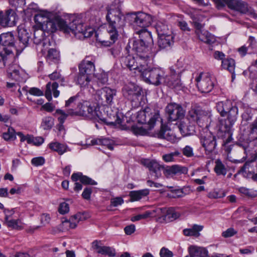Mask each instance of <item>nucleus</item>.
Segmentation results:
<instances>
[{"label": "nucleus", "mask_w": 257, "mask_h": 257, "mask_svg": "<svg viewBox=\"0 0 257 257\" xmlns=\"http://www.w3.org/2000/svg\"><path fill=\"white\" fill-rule=\"evenodd\" d=\"M107 22V32L109 35L110 41H100L97 39L104 46H110L118 39V33L125 26L123 15L121 12L120 5L112 4L107 10L106 16Z\"/></svg>", "instance_id": "nucleus-1"}, {"label": "nucleus", "mask_w": 257, "mask_h": 257, "mask_svg": "<svg viewBox=\"0 0 257 257\" xmlns=\"http://www.w3.org/2000/svg\"><path fill=\"white\" fill-rule=\"evenodd\" d=\"M136 118L139 123L149 125L150 129L153 128L157 122H161V129L157 134V137L169 141L174 140L175 137L171 134V131L167 130L162 125V119L160 117V112L158 110L146 107L144 109L138 112Z\"/></svg>", "instance_id": "nucleus-2"}, {"label": "nucleus", "mask_w": 257, "mask_h": 257, "mask_svg": "<svg viewBox=\"0 0 257 257\" xmlns=\"http://www.w3.org/2000/svg\"><path fill=\"white\" fill-rule=\"evenodd\" d=\"M136 55L134 56L131 55H127L121 58L120 62L121 65L128 68L130 70H135L140 73L144 68L146 67L147 61H150L151 57L142 51H134Z\"/></svg>", "instance_id": "nucleus-3"}, {"label": "nucleus", "mask_w": 257, "mask_h": 257, "mask_svg": "<svg viewBox=\"0 0 257 257\" xmlns=\"http://www.w3.org/2000/svg\"><path fill=\"white\" fill-rule=\"evenodd\" d=\"M78 109L77 111L79 112L76 116H82L97 121L107 122V118L99 110V108L89 101L81 102Z\"/></svg>", "instance_id": "nucleus-4"}, {"label": "nucleus", "mask_w": 257, "mask_h": 257, "mask_svg": "<svg viewBox=\"0 0 257 257\" xmlns=\"http://www.w3.org/2000/svg\"><path fill=\"white\" fill-rule=\"evenodd\" d=\"M148 63L147 61L146 67L141 72L145 81L155 86L163 84L165 75L164 70L160 67H148Z\"/></svg>", "instance_id": "nucleus-5"}, {"label": "nucleus", "mask_w": 257, "mask_h": 257, "mask_svg": "<svg viewBox=\"0 0 257 257\" xmlns=\"http://www.w3.org/2000/svg\"><path fill=\"white\" fill-rule=\"evenodd\" d=\"M137 34L139 35V40H134L132 44V50L133 51H142L148 55L152 57V53L151 52L148 46L149 43L152 42L151 33L145 28L138 30H135Z\"/></svg>", "instance_id": "nucleus-6"}, {"label": "nucleus", "mask_w": 257, "mask_h": 257, "mask_svg": "<svg viewBox=\"0 0 257 257\" xmlns=\"http://www.w3.org/2000/svg\"><path fill=\"white\" fill-rule=\"evenodd\" d=\"M57 22L65 33H71L75 35L78 33H82L84 37H91L94 33L93 30L87 31L90 29L86 30L85 27L81 23H79L78 20H74L69 25L63 19H58Z\"/></svg>", "instance_id": "nucleus-7"}, {"label": "nucleus", "mask_w": 257, "mask_h": 257, "mask_svg": "<svg viewBox=\"0 0 257 257\" xmlns=\"http://www.w3.org/2000/svg\"><path fill=\"white\" fill-rule=\"evenodd\" d=\"M191 123H195L201 127H207L211 121L210 115L199 107L192 106L188 111L187 118Z\"/></svg>", "instance_id": "nucleus-8"}, {"label": "nucleus", "mask_w": 257, "mask_h": 257, "mask_svg": "<svg viewBox=\"0 0 257 257\" xmlns=\"http://www.w3.org/2000/svg\"><path fill=\"white\" fill-rule=\"evenodd\" d=\"M123 96L130 100L135 106L141 105L142 99V90L140 87L134 83H130L125 84L122 88Z\"/></svg>", "instance_id": "nucleus-9"}, {"label": "nucleus", "mask_w": 257, "mask_h": 257, "mask_svg": "<svg viewBox=\"0 0 257 257\" xmlns=\"http://www.w3.org/2000/svg\"><path fill=\"white\" fill-rule=\"evenodd\" d=\"M238 116V108L235 105L225 114L226 118L219 120V131L229 137L231 135V128L237 120Z\"/></svg>", "instance_id": "nucleus-10"}, {"label": "nucleus", "mask_w": 257, "mask_h": 257, "mask_svg": "<svg viewBox=\"0 0 257 257\" xmlns=\"http://www.w3.org/2000/svg\"><path fill=\"white\" fill-rule=\"evenodd\" d=\"M130 21L135 30L146 28L151 25L153 19L150 15L143 12L132 13L130 15Z\"/></svg>", "instance_id": "nucleus-11"}, {"label": "nucleus", "mask_w": 257, "mask_h": 257, "mask_svg": "<svg viewBox=\"0 0 257 257\" xmlns=\"http://www.w3.org/2000/svg\"><path fill=\"white\" fill-rule=\"evenodd\" d=\"M195 81L198 90L201 93H209L214 86L212 78L208 73H200Z\"/></svg>", "instance_id": "nucleus-12"}, {"label": "nucleus", "mask_w": 257, "mask_h": 257, "mask_svg": "<svg viewBox=\"0 0 257 257\" xmlns=\"http://www.w3.org/2000/svg\"><path fill=\"white\" fill-rule=\"evenodd\" d=\"M166 112L170 121H176L183 118L185 111L182 106L176 103H170L166 107Z\"/></svg>", "instance_id": "nucleus-13"}, {"label": "nucleus", "mask_w": 257, "mask_h": 257, "mask_svg": "<svg viewBox=\"0 0 257 257\" xmlns=\"http://www.w3.org/2000/svg\"><path fill=\"white\" fill-rule=\"evenodd\" d=\"M170 70L169 74H165L163 84L172 89H180L182 87L180 72H176L172 68H171Z\"/></svg>", "instance_id": "nucleus-14"}, {"label": "nucleus", "mask_w": 257, "mask_h": 257, "mask_svg": "<svg viewBox=\"0 0 257 257\" xmlns=\"http://www.w3.org/2000/svg\"><path fill=\"white\" fill-rule=\"evenodd\" d=\"M97 94L100 103L111 105L113 104V99L116 94V90L109 87H104L97 90Z\"/></svg>", "instance_id": "nucleus-15"}, {"label": "nucleus", "mask_w": 257, "mask_h": 257, "mask_svg": "<svg viewBox=\"0 0 257 257\" xmlns=\"http://www.w3.org/2000/svg\"><path fill=\"white\" fill-rule=\"evenodd\" d=\"M200 143L204 149L206 154L213 152L216 147L217 142L216 137L211 132L207 133L200 138Z\"/></svg>", "instance_id": "nucleus-16"}, {"label": "nucleus", "mask_w": 257, "mask_h": 257, "mask_svg": "<svg viewBox=\"0 0 257 257\" xmlns=\"http://www.w3.org/2000/svg\"><path fill=\"white\" fill-rule=\"evenodd\" d=\"M141 163L144 166L148 168L150 175L153 179H157L161 177V172H163L164 166L159 164L156 161L149 159L142 160Z\"/></svg>", "instance_id": "nucleus-17"}, {"label": "nucleus", "mask_w": 257, "mask_h": 257, "mask_svg": "<svg viewBox=\"0 0 257 257\" xmlns=\"http://www.w3.org/2000/svg\"><path fill=\"white\" fill-rule=\"evenodd\" d=\"M14 45V37L11 32L2 34L0 35V52L5 54H11L12 48Z\"/></svg>", "instance_id": "nucleus-18"}, {"label": "nucleus", "mask_w": 257, "mask_h": 257, "mask_svg": "<svg viewBox=\"0 0 257 257\" xmlns=\"http://www.w3.org/2000/svg\"><path fill=\"white\" fill-rule=\"evenodd\" d=\"M95 70L94 60L89 56L86 57L79 65L80 74L91 76L94 74Z\"/></svg>", "instance_id": "nucleus-19"}, {"label": "nucleus", "mask_w": 257, "mask_h": 257, "mask_svg": "<svg viewBox=\"0 0 257 257\" xmlns=\"http://www.w3.org/2000/svg\"><path fill=\"white\" fill-rule=\"evenodd\" d=\"M80 102L81 101L79 100L78 95L70 97L65 101V106L66 108L67 112L68 113V114H70V116H76L77 113L79 112L77 111Z\"/></svg>", "instance_id": "nucleus-20"}, {"label": "nucleus", "mask_w": 257, "mask_h": 257, "mask_svg": "<svg viewBox=\"0 0 257 257\" xmlns=\"http://www.w3.org/2000/svg\"><path fill=\"white\" fill-rule=\"evenodd\" d=\"M178 127L183 136L193 134L195 132V126L188 119L183 118L177 123Z\"/></svg>", "instance_id": "nucleus-21"}, {"label": "nucleus", "mask_w": 257, "mask_h": 257, "mask_svg": "<svg viewBox=\"0 0 257 257\" xmlns=\"http://www.w3.org/2000/svg\"><path fill=\"white\" fill-rule=\"evenodd\" d=\"M85 219L84 214L79 212L71 216L69 219H64V220H62L61 222L62 225L65 226L66 229H74L77 227L78 223L80 221Z\"/></svg>", "instance_id": "nucleus-22"}, {"label": "nucleus", "mask_w": 257, "mask_h": 257, "mask_svg": "<svg viewBox=\"0 0 257 257\" xmlns=\"http://www.w3.org/2000/svg\"><path fill=\"white\" fill-rule=\"evenodd\" d=\"M100 242L95 240L92 242V247L98 253L114 256L115 255V249L112 247L100 245Z\"/></svg>", "instance_id": "nucleus-23"}, {"label": "nucleus", "mask_w": 257, "mask_h": 257, "mask_svg": "<svg viewBox=\"0 0 257 257\" xmlns=\"http://www.w3.org/2000/svg\"><path fill=\"white\" fill-rule=\"evenodd\" d=\"M8 77L17 81L22 80L20 66L15 63H11L7 68Z\"/></svg>", "instance_id": "nucleus-24"}, {"label": "nucleus", "mask_w": 257, "mask_h": 257, "mask_svg": "<svg viewBox=\"0 0 257 257\" xmlns=\"http://www.w3.org/2000/svg\"><path fill=\"white\" fill-rule=\"evenodd\" d=\"M236 105L230 100L219 101L216 103V108L217 111L222 117H225L226 113Z\"/></svg>", "instance_id": "nucleus-25"}, {"label": "nucleus", "mask_w": 257, "mask_h": 257, "mask_svg": "<svg viewBox=\"0 0 257 257\" xmlns=\"http://www.w3.org/2000/svg\"><path fill=\"white\" fill-rule=\"evenodd\" d=\"M58 87V84L56 82H53L52 83L50 82L46 84L45 95L49 101H50L52 99V93L54 97L56 98L59 96L60 92L59 91L57 90Z\"/></svg>", "instance_id": "nucleus-26"}, {"label": "nucleus", "mask_w": 257, "mask_h": 257, "mask_svg": "<svg viewBox=\"0 0 257 257\" xmlns=\"http://www.w3.org/2000/svg\"><path fill=\"white\" fill-rule=\"evenodd\" d=\"M247 5L246 2L241 0H230L228 8L242 14H246L247 11Z\"/></svg>", "instance_id": "nucleus-27"}, {"label": "nucleus", "mask_w": 257, "mask_h": 257, "mask_svg": "<svg viewBox=\"0 0 257 257\" xmlns=\"http://www.w3.org/2000/svg\"><path fill=\"white\" fill-rule=\"evenodd\" d=\"M172 35L158 36V46L160 49H167L174 44Z\"/></svg>", "instance_id": "nucleus-28"}, {"label": "nucleus", "mask_w": 257, "mask_h": 257, "mask_svg": "<svg viewBox=\"0 0 257 257\" xmlns=\"http://www.w3.org/2000/svg\"><path fill=\"white\" fill-rule=\"evenodd\" d=\"M188 250L191 256L208 257V251L207 249L204 247L191 245L189 247Z\"/></svg>", "instance_id": "nucleus-29"}, {"label": "nucleus", "mask_w": 257, "mask_h": 257, "mask_svg": "<svg viewBox=\"0 0 257 257\" xmlns=\"http://www.w3.org/2000/svg\"><path fill=\"white\" fill-rule=\"evenodd\" d=\"M89 145H101L110 150H113L114 142L108 138L94 139L91 140Z\"/></svg>", "instance_id": "nucleus-30"}, {"label": "nucleus", "mask_w": 257, "mask_h": 257, "mask_svg": "<svg viewBox=\"0 0 257 257\" xmlns=\"http://www.w3.org/2000/svg\"><path fill=\"white\" fill-rule=\"evenodd\" d=\"M221 67L223 69L227 70L231 74L232 80L235 78L234 70L235 68V62L233 59L227 58L221 62Z\"/></svg>", "instance_id": "nucleus-31"}, {"label": "nucleus", "mask_w": 257, "mask_h": 257, "mask_svg": "<svg viewBox=\"0 0 257 257\" xmlns=\"http://www.w3.org/2000/svg\"><path fill=\"white\" fill-rule=\"evenodd\" d=\"M156 29L158 36L172 35V31L166 22H158L156 25Z\"/></svg>", "instance_id": "nucleus-32"}, {"label": "nucleus", "mask_w": 257, "mask_h": 257, "mask_svg": "<svg viewBox=\"0 0 257 257\" xmlns=\"http://www.w3.org/2000/svg\"><path fill=\"white\" fill-rule=\"evenodd\" d=\"M196 35L200 41L208 44H213L216 41L215 37L214 35L208 31L204 30Z\"/></svg>", "instance_id": "nucleus-33"}, {"label": "nucleus", "mask_w": 257, "mask_h": 257, "mask_svg": "<svg viewBox=\"0 0 257 257\" xmlns=\"http://www.w3.org/2000/svg\"><path fill=\"white\" fill-rule=\"evenodd\" d=\"M150 191L148 189L140 190L138 191H132L129 193V196L132 201H139L142 198L149 195Z\"/></svg>", "instance_id": "nucleus-34"}, {"label": "nucleus", "mask_w": 257, "mask_h": 257, "mask_svg": "<svg viewBox=\"0 0 257 257\" xmlns=\"http://www.w3.org/2000/svg\"><path fill=\"white\" fill-rule=\"evenodd\" d=\"M49 147L50 149L57 152L60 155H62L69 151L66 145L61 144L57 142L50 143Z\"/></svg>", "instance_id": "nucleus-35"}, {"label": "nucleus", "mask_w": 257, "mask_h": 257, "mask_svg": "<svg viewBox=\"0 0 257 257\" xmlns=\"http://www.w3.org/2000/svg\"><path fill=\"white\" fill-rule=\"evenodd\" d=\"M51 16V13L50 12L46 11H41L35 16L34 21L36 23L43 25L47 23Z\"/></svg>", "instance_id": "nucleus-36"}, {"label": "nucleus", "mask_w": 257, "mask_h": 257, "mask_svg": "<svg viewBox=\"0 0 257 257\" xmlns=\"http://www.w3.org/2000/svg\"><path fill=\"white\" fill-rule=\"evenodd\" d=\"M18 38L20 43H22L21 47L25 48L29 43L30 36L29 33L25 29H19Z\"/></svg>", "instance_id": "nucleus-37"}, {"label": "nucleus", "mask_w": 257, "mask_h": 257, "mask_svg": "<svg viewBox=\"0 0 257 257\" xmlns=\"http://www.w3.org/2000/svg\"><path fill=\"white\" fill-rule=\"evenodd\" d=\"M59 52L55 49H50L46 56L47 61L51 64L57 63L59 60Z\"/></svg>", "instance_id": "nucleus-38"}, {"label": "nucleus", "mask_w": 257, "mask_h": 257, "mask_svg": "<svg viewBox=\"0 0 257 257\" xmlns=\"http://www.w3.org/2000/svg\"><path fill=\"white\" fill-rule=\"evenodd\" d=\"M215 164L214 170L217 175L225 176L227 174V168L220 160H216Z\"/></svg>", "instance_id": "nucleus-39"}, {"label": "nucleus", "mask_w": 257, "mask_h": 257, "mask_svg": "<svg viewBox=\"0 0 257 257\" xmlns=\"http://www.w3.org/2000/svg\"><path fill=\"white\" fill-rule=\"evenodd\" d=\"M150 129L149 125L145 126L133 125L132 126L131 130L133 134L136 135L145 136L149 133V131L151 130Z\"/></svg>", "instance_id": "nucleus-40"}, {"label": "nucleus", "mask_w": 257, "mask_h": 257, "mask_svg": "<svg viewBox=\"0 0 257 257\" xmlns=\"http://www.w3.org/2000/svg\"><path fill=\"white\" fill-rule=\"evenodd\" d=\"M6 226L13 229L20 230L24 228V223L20 219H13L10 220L5 223Z\"/></svg>", "instance_id": "nucleus-41"}, {"label": "nucleus", "mask_w": 257, "mask_h": 257, "mask_svg": "<svg viewBox=\"0 0 257 257\" xmlns=\"http://www.w3.org/2000/svg\"><path fill=\"white\" fill-rule=\"evenodd\" d=\"M202 226L194 225L191 228H187L183 230V233L185 236H198L199 232L202 230Z\"/></svg>", "instance_id": "nucleus-42"}, {"label": "nucleus", "mask_w": 257, "mask_h": 257, "mask_svg": "<svg viewBox=\"0 0 257 257\" xmlns=\"http://www.w3.org/2000/svg\"><path fill=\"white\" fill-rule=\"evenodd\" d=\"M54 119L51 116H45L43 118L41 126L44 130H50L54 125Z\"/></svg>", "instance_id": "nucleus-43"}, {"label": "nucleus", "mask_w": 257, "mask_h": 257, "mask_svg": "<svg viewBox=\"0 0 257 257\" xmlns=\"http://www.w3.org/2000/svg\"><path fill=\"white\" fill-rule=\"evenodd\" d=\"M181 153L178 151L166 154L162 156L163 160L167 162H175L177 158L181 157Z\"/></svg>", "instance_id": "nucleus-44"}, {"label": "nucleus", "mask_w": 257, "mask_h": 257, "mask_svg": "<svg viewBox=\"0 0 257 257\" xmlns=\"http://www.w3.org/2000/svg\"><path fill=\"white\" fill-rule=\"evenodd\" d=\"M16 135L15 130L12 127L8 128L7 132L3 134V138L7 141H14L16 139Z\"/></svg>", "instance_id": "nucleus-45"}, {"label": "nucleus", "mask_w": 257, "mask_h": 257, "mask_svg": "<svg viewBox=\"0 0 257 257\" xmlns=\"http://www.w3.org/2000/svg\"><path fill=\"white\" fill-rule=\"evenodd\" d=\"M58 19H62L60 17H56L54 20L50 21V19L48 21L46 24L47 28L49 31L51 32H55L58 28L62 31V30L60 28L59 25L57 22Z\"/></svg>", "instance_id": "nucleus-46"}, {"label": "nucleus", "mask_w": 257, "mask_h": 257, "mask_svg": "<svg viewBox=\"0 0 257 257\" xmlns=\"http://www.w3.org/2000/svg\"><path fill=\"white\" fill-rule=\"evenodd\" d=\"M90 75L80 74L79 71V74L77 78V82L81 87L85 86L88 84L90 81Z\"/></svg>", "instance_id": "nucleus-47"}, {"label": "nucleus", "mask_w": 257, "mask_h": 257, "mask_svg": "<svg viewBox=\"0 0 257 257\" xmlns=\"http://www.w3.org/2000/svg\"><path fill=\"white\" fill-rule=\"evenodd\" d=\"M250 143L248 140H239L237 143L236 145L242 148L244 150V154L247 155L250 153Z\"/></svg>", "instance_id": "nucleus-48"}, {"label": "nucleus", "mask_w": 257, "mask_h": 257, "mask_svg": "<svg viewBox=\"0 0 257 257\" xmlns=\"http://www.w3.org/2000/svg\"><path fill=\"white\" fill-rule=\"evenodd\" d=\"M225 196L224 192L220 189H214L208 193L207 196L210 199H218Z\"/></svg>", "instance_id": "nucleus-49"}, {"label": "nucleus", "mask_w": 257, "mask_h": 257, "mask_svg": "<svg viewBox=\"0 0 257 257\" xmlns=\"http://www.w3.org/2000/svg\"><path fill=\"white\" fill-rule=\"evenodd\" d=\"M239 191L242 194L249 197H255L257 196V192L252 189H249L245 187H240L239 188Z\"/></svg>", "instance_id": "nucleus-50"}, {"label": "nucleus", "mask_w": 257, "mask_h": 257, "mask_svg": "<svg viewBox=\"0 0 257 257\" xmlns=\"http://www.w3.org/2000/svg\"><path fill=\"white\" fill-rule=\"evenodd\" d=\"M130 121V119H128L127 116L123 115H117L115 120V123L116 124L121 126L122 129H125L127 127L125 122L128 123Z\"/></svg>", "instance_id": "nucleus-51"}, {"label": "nucleus", "mask_w": 257, "mask_h": 257, "mask_svg": "<svg viewBox=\"0 0 257 257\" xmlns=\"http://www.w3.org/2000/svg\"><path fill=\"white\" fill-rule=\"evenodd\" d=\"M173 172L174 174H187L188 172V170L186 167H183L179 165H174L171 166Z\"/></svg>", "instance_id": "nucleus-52"}, {"label": "nucleus", "mask_w": 257, "mask_h": 257, "mask_svg": "<svg viewBox=\"0 0 257 257\" xmlns=\"http://www.w3.org/2000/svg\"><path fill=\"white\" fill-rule=\"evenodd\" d=\"M9 55L4 52H0V70L4 68L6 64L9 62Z\"/></svg>", "instance_id": "nucleus-53"}, {"label": "nucleus", "mask_w": 257, "mask_h": 257, "mask_svg": "<svg viewBox=\"0 0 257 257\" xmlns=\"http://www.w3.org/2000/svg\"><path fill=\"white\" fill-rule=\"evenodd\" d=\"M44 32L41 30H35L34 32V42L36 44H39L43 39Z\"/></svg>", "instance_id": "nucleus-54"}, {"label": "nucleus", "mask_w": 257, "mask_h": 257, "mask_svg": "<svg viewBox=\"0 0 257 257\" xmlns=\"http://www.w3.org/2000/svg\"><path fill=\"white\" fill-rule=\"evenodd\" d=\"M166 215L168 216V218L173 220L178 218L180 216V214L176 212L174 208L170 207L167 209Z\"/></svg>", "instance_id": "nucleus-55"}, {"label": "nucleus", "mask_w": 257, "mask_h": 257, "mask_svg": "<svg viewBox=\"0 0 257 257\" xmlns=\"http://www.w3.org/2000/svg\"><path fill=\"white\" fill-rule=\"evenodd\" d=\"M5 214V222L4 223L7 222V221H10V220L12 219L13 216L15 213V208H13L11 209H4L3 211Z\"/></svg>", "instance_id": "nucleus-56"}, {"label": "nucleus", "mask_w": 257, "mask_h": 257, "mask_svg": "<svg viewBox=\"0 0 257 257\" xmlns=\"http://www.w3.org/2000/svg\"><path fill=\"white\" fill-rule=\"evenodd\" d=\"M56 113L60 115L58 118V119L61 124H63L66 120L67 117L68 116H70V114H68V113H67V111L65 112L64 111L59 109L56 110Z\"/></svg>", "instance_id": "nucleus-57"}, {"label": "nucleus", "mask_w": 257, "mask_h": 257, "mask_svg": "<svg viewBox=\"0 0 257 257\" xmlns=\"http://www.w3.org/2000/svg\"><path fill=\"white\" fill-rule=\"evenodd\" d=\"M168 196L170 198H180L184 196V193L181 189H174L168 194Z\"/></svg>", "instance_id": "nucleus-58"}, {"label": "nucleus", "mask_w": 257, "mask_h": 257, "mask_svg": "<svg viewBox=\"0 0 257 257\" xmlns=\"http://www.w3.org/2000/svg\"><path fill=\"white\" fill-rule=\"evenodd\" d=\"M45 160L43 157H37L33 158L31 160V164L36 167L42 166L44 164Z\"/></svg>", "instance_id": "nucleus-59"}, {"label": "nucleus", "mask_w": 257, "mask_h": 257, "mask_svg": "<svg viewBox=\"0 0 257 257\" xmlns=\"http://www.w3.org/2000/svg\"><path fill=\"white\" fill-rule=\"evenodd\" d=\"M58 211L61 214L67 213L69 211V204L65 202L61 203L59 206Z\"/></svg>", "instance_id": "nucleus-60"}, {"label": "nucleus", "mask_w": 257, "mask_h": 257, "mask_svg": "<svg viewBox=\"0 0 257 257\" xmlns=\"http://www.w3.org/2000/svg\"><path fill=\"white\" fill-rule=\"evenodd\" d=\"M159 255L160 257H173L174 254L168 248L163 247L160 250Z\"/></svg>", "instance_id": "nucleus-61"}, {"label": "nucleus", "mask_w": 257, "mask_h": 257, "mask_svg": "<svg viewBox=\"0 0 257 257\" xmlns=\"http://www.w3.org/2000/svg\"><path fill=\"white\" fill-rule=\"evenodd\" d=\"M44 142V139L42 137H34L32 135L30 144L34 146H40Z\"/></svg>", "instance_id": "nucleus-62"}, {"label": "nucleus", "mask_w": 257, "mask_h": 257, "mask_svg": "<svg viewBox=\"0 0 257 257\" xmlns=\"http://www.w3.org/2000/svg\"><path fill=\"white\" fill-rule=\"evenodd\" d=\"M182 153L186 157H192L194 155L193 149L191 146L187 145L182 149Z\"/></svg>", "instance_id": "nucleus-63"}, {"label": "nucleus", "mask_w": 257, "mask_h": 257, "mask_svg": "<svg viewBox=\"0 0 257 257\" xmlns=\"http://www.w3.org/2000/svg\"><path fill=\"white\" fill-rule=\"evenodd\" d=\"M237 231L233 228L230 227L222 233V236L225 238L230 237L237 233Z\"/></svg>", "instance_id": "nucleus-64"}]
</instances>
